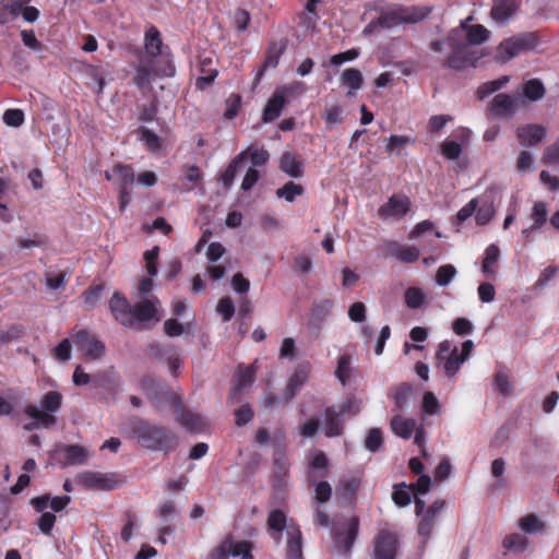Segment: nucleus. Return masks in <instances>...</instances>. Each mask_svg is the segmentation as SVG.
Instances as JSON below:
<instances>
[{
  "label": "nucleus",
  "instance_id": "nucleus-40",
  "mask_svg": "<svg viewBox=\"0 0 559 559\" xmlns=\"http://www.w3.org/2000/svg\"><path fill=\"white\" fill-rule=\"evenodd\" d=\"M500 257L499 247L495 243L489 245L485 250V255L481 264V271L487 276L495 275L496 270L493 265L497 263Z\"/></svg>",
  "mask_w": 559,
  "mask_h": 559
},
{
  "label": "nucleus",
  "instance_id": "nucleus-52",
  "mask_svg": "<svg viewBox=\"0 0 559 559\" xmlns=\"http://www.w3.org/2000/svg\"><path fill=\"white\" fill-rule=\"evenodd\" d=\"M47 245V238L46 236L41 234H32L25 238L17 239V247L21 250H28L33 248H40L45 247Z\"/></svg>",
  "mask_w": 559,
  "mask_h": 559
},
{
  "label": "nucleus",
  "instance_id": "nucleus-1",
  "mask_svg": "<svg viewBox=\"0 0 559 559\" xmlns=\"http://www.w3.org/2000/svg\"><path fill=\"white\" fill-rule=\"evenodd\" d=\"M160 302L156 297L144 298L135 305L119 292L114 293L109 300V309L117 322L124 328L142 331L150 323L160 321L163 313L159 311Z\"/></svg>",
  "mask_w": 559,
  "mask_h": 559
},
{
  "label": "nucleus",
  "instance_id": "nucleus-38",
  "mask_svg": "<svg viewBox=\"0 0 559 559\" xmlns=\"http://www.w3.org/2000/svg\"><path fill=\"white\" fill-rule=\"evenodd\" d=\"M523 95L531 102H537L542 99L546 90L542 81L538 79H531L526 81L522 86Z\"/></svg>",
  "mask_w": 559,
  "mask_h": 559
},
{
  "label": "nucleus",
  "instance_id": "nucleus-2",
  "mask_svg": "<svg viewBox=\"0 0 559 559\" xmlns=\"http://www.w3.org/2000/svg\"><path fill=\"white\" fill-rule=\"evenodd\" d=\"M147 397L160 407L163 402H167L176 407V419L187 429L200 432L206 427V420L203 416L188 411H183L178 395L169 391L165 385L154 380H145L142 383Z\"/></svg>",
  "mask_w": 559,
  "mask_h": 559
},
{
  "label": "nucleus",
  "instance_id": "nucleus-30",
  "mask_svg": "<svg viewBox=\"0 0 559 559\" xmlns=\"http://www.w3.org/2000/svg\"><path fill=\"white\" fill-rule=\"evenodd\" d=\"M548 210L547 205L544 202H535L532 209L531 218L533 219V224L524 228L522 230V235L526 238L530 237L531 234L540 229L543 225L547 221Z\"/></svg>",
  "mask_w": 559,
  "mask_h": 559
},
{
  "label": "nucleus",
  "instance_id": "nucleus-31",
  "mask_svg": "<svg viewBox=\"0 0 559 559\" xmlns=\"http://www.w3.org/2000/svg\"><path fill=\"white\" fill-rule=\"evenodd\" d=\"M342 414L334 407L325 409V436L329 438L338 437L343 433Z\"/></svg>",
  "mask_w": 559,
  "mask_h": 559
},
{
  "label": "nucleus",
  "instance_id": "nucleus-6",
  "mask_svg": "<svg viewBox=\"0 0 559 559\" xmlns=\"http://www.w3.org/2000/svg\"><path fill=\"white\" fill-rule=\"evenodd\" d=\"M62 394L58 391H48L41 400V409L35 405H26L24 414L34 419V423L25 426V429L49 428L56 424L53 413L58 412L62 404Z\"/></svg>",
  "mask_w": 559,
  "mask_h": 559
},
{
  "label": "nucleus",
  "instance_id": "nucleus-17",
  "mask_svg": "<svg viewBox=\"0 0 559 559\" xmlns=\"http://www.w3.org/2000/svg\"><path fill=\"white\" fill-rule=\"evenodd\" d=\"M286 95H287V87H285V86L277 87L273 92V94L270 97V99L267 100L266 106L262 114L263 122H265V123L272 122L281 116V114L286 105Z\"/></svg>",
  "mask_w": 559,
  "mask_h": 559
},
{
  "label": "nucleus",
  "instance_id": "nucleus-55",
  "mask_svg": "<svg viewBox=\"0 0 559 559\" xmlns=\"http://www.w3.org/2000/svg\"><path fill=\"white\" fill-rule=\"evenodd\" d=\"M423 413L425 415H439L441 404L432 392H426L423 396Z\"/></svg>",
  "mask_w": 559,
  "mask_h": 559
},
{
  "label": "nucleus",
  "instance_id": "nucleus-51",
  "mask_svg": "<svg viewBox=\"0 0 559 559\" xmlns=\"http://www.w3.org/2000/svg\"><path fill=\"white\" fill-rule=\"evenodd\" d=\"M457 271L452 264L441 265L436 273L435 280L437 285L444 287L448 286L455 277Z\"/></svg>",
  "mask_w": 559,
  "mask_h": 559
},
{
  "label": "nucleus",
  "instance_id": "nucleus-24",
  "mask_svg": "<svg viewBox=\"0 0 559 559\" xmlns=\"http://www.w3.org/2000/svg\"><path fill=\"white\" fill-rule=\"evenodd\" d=\"M478 205L475 211V219L478 225L488 224L495 216V194L492 191L485 192L478 199Z\"/></svg>",
  "mask_w": 559,
  "mask_h": 559
},
{
  "label": "nucleus",
  "instance_id": "nucleus-12",
  "mask_svg": "<svg viewBox=\"0 0 559 559\" xmlns=\"http://www.w3.org/2000/svg\"><path fill=\"white\" fill-rule=\"evenodd\" d=\"M534 45L535 38L533 34H521L507 38L498 46L496 59L502 63L508 62L522 51L533 48Z\"/></svg>",
  "mask_w": 559,
  "mask_h": 559
},
{
  "label": "nucleus",
  "instance_id": "nucleus-5",
  "mask_svg": "<svg viewBox=\"0 0 559 559\" xmlns=\"http://www.w3.org/2000/svg\"><path fill=\"white\" fill-rule=\"evenodd\" d=\"M461 29H451L447 36V44L451 48L450 55L444 59L443 67L460 71L475 68L485 53L460 37Z\"/></svg>",
  "mask_w": 559,
  "mask_h": 559
},
{
  "label": "nucleus",
  "instance_id": "nucleus-19",
  "mask_svg": "<svg viewBox=\"0 0 559 559\" xmlns=\"http://www.w3.org/2000/svg\"><path fill=\"white\" fill-rule=\"evenodd\" d=\"M105 178L119 189L128 188L134 182L135 176L131 166L117 164L105 171Z\"/></svg>",
  "mask_w": 559,
  "mask_h": 559
},
{
  "label": "nucleus",
  "instance_id": "nucleus-48",
  "mask_svg": "<svg viewBox=\"0 0 559 559\" xmlns=\"http://www.w3.org/2000/svg\"><path fill=\"white\" fill-rule=\"evenodd\" d=\"M302 193L304 188L294 181H288L276 190V195L281 199H285L287 202H294V200Z\"/></svg>",
  "mask_w": 559,
  "mask_h": 559
},
{
  "label": "nucleus",
  "instance_id": "nucleus-34",
  "mask_svg": "<svg viewBox=\"0 0 559 559\" xmlns=\"http://www.w3.org/2000/svg\"><path fill=\"white\" fill-rule=\"evenodd\" d=\"M72 381L76 386L91 384L93 388L104 386L105 374L90 376L81 365H78L72 374Z\"/></svg>",
  "mask_w": 559,
  "mask_h": 559
},
{
  "label": "nucleus",
  "instance_id": "nucleus-27",
  "mask_svg": "<svg viewBox=\"0 0 559 559\" xmlns=\"http://www.w3.org/2000/svg\"><path fill=\"white\" fill-rule=\"evenodd\" d=\"M390 426L394 435L407 440L417 429V421L397 414L391 419Z\"/></svg>",
  "mask_w": 559,
  "mask_h": 559
},
{
  "label": "nucleus",
  "instance_id": "nucleus-39",
  "mask_svg": "<svg viewBox=\"0 0 559 559\" xmlns=\"http://www.w3.org/2000/svg\"><path fill=\"white\" fill-rule=\"evenodd\" d=\"M489 35L490 32L484 25H472L465 33V41L466 44L472 45V47H476L487 41L489 39Z\"/></svg>",
  "mask_w": 559,
  "mask_h": 559
},
{
  "label": "nucleus",
  "instance_id": "nucleus-7",
  "mask_svg": "<svg viewBox=\"0 0 559 559\" xmlns=\"http://www.w3.org/2000/svg\"><path fill=\"white\" fill-rule=\"evenodd\" d=\"M473 348L474 343L471 340L464 341L461 349L453 346L451 342L443 341L439 344L437 352V366L443 370L447 377L452 378L468 359Z\"/></svg>",
  "mask_w": 559,
  "mask_h": 559
},
{
  "label": "nucleus",
  "instance_id": "nucleus-14",
  "mask_svg": "<svg viewBox=\"0 0 559 559\" xmlns=\"http://www.w3.org/2000/svg\"><path fill=\"white\" fill-rule=\"evenodd\" d=\"M411 210V201L406 195L394 194L379 207L378 215L383 218H402Z\"/></svg>",
  "mask_w": 559,
  "mask_h": 559
},
{
  "label": "nucleus",
  "instance_id": "nucleus-57",
  "mask_svg": "<svg viewBox=\"0 0 559 559\" xmlns=\"http://www.w3.org/2000/svg\"><path fill=\"white\" fill-rule=\"evenodd\" d=\"M159 254V248L153 247L151 250L144 252V261L147 274L153 277L157 274V260Z\"/></svg>",
  "mask_w": 559,
  "mask_h": 559
},
{
  "label": "nucleus",
  "instance_id": "nucleus-58",
  "mask_svg": "<svg viewBox=\"0 0 559 559\" xmlns=\"http://www.w3.org/2000/svg\"><path fill=\"white\" fill-rule=\"evenodd\" d=\"M289 469V463L284 450H276L274 453V473L276 476H284Z\"/></svg>",
  "mask_w": 559,
  "mask_h": 559
},
{
  "label": "nucleus",
  "instance_id": "nucleus-44",
  "mask_svg": "<svg viewBox=\"0 0 559 559\" xmlns=\"http://www.w3.org/2000/svg\"><path fill=\"white\" fill-rule=\"evenodd\" d=\"M509 81H510V76L503 75L499 79L485 82L484 84H481L478 87L477 97L479 99H484V98L488 97L492 93H495V92L499 91L500 88H502L503 86H506L509 83Z\"/></svg>",
  "mask_w": 559,
  "mask_h": 559
},
{
  "label": "nucleus",
  "instance_id": "nucleus-41",
  "mask_svg": "<svg viewBox=\"0 0 559 559\" xmlns=\"http://www.w3.org/2000/svg\"><path fill=\"white\" fill-rule=\"evenodd\" d=\"M413 394V388L411 384L408 383H402L400 385H397L396 388H394V391H393V401H394V408H393V412H401L403 411L406 405H407V402L411 397V395Z\"/></svg>",
  "mask_w": 559,
  "mask_h": 559
},
{
  "label": "nucleus",
  "instance_id": "nucleus-25",
  "mask_svg": "<svg viewBox=\"0 0 559 559\" xmlns=\"http://www.w3.org/2000/svg\"><path fill=\"white\" fill-rule=\"evenodd\" d=\"M70 501V496L50 497L49 495L46 493L33 498L31 503L37 512H44L47 508H50L55 512H60L67 508Z\"/></svg>",
  "mask_w": 559,
  "mask_h": 559
},
{
  "label": "nucleus",
  "instance_id": "nucleus-35",
  "mask_svg": "<svg viewBox=\"0 0 559 559\" xmlns=\"http://www.w3.org/2000/svg\"><path fill=\"white\" fill-rule=\"evenodd\" d=\"M22 1L1 0L0 1V24H8L20 15Z\"/></svg>",
  "mask_w": 559,
  "mask_h": 559
},
{
  "label": "nucleus",
  "instance_id": "nucleus-46",
  "mask_svg": "<svg viewBox=\"0 0 559 559\" xmlns=\"http://www.w3.org/2000/svg\"><path fill=\"white\" fill-rule=\"evenodd\" d=\"M405 305L409 309H419L426 302V295L423 289L418 287H408L404 294Z\"/></svg>",
  "mask_w": 559,
  "mask_h": 559
},
{
  "label": "nucleus",
  "instance_id": "nucleus-36",
  "mask_svg": "<svg viewBox=\"0 0 559 559\" xmlns=\"http://www.w3.org/2000/svg\"><path fill=\"white\" fill-rule=\"evenodd\" d=\"M162 46L163 43L158 29L155 26H151L145 32V51L152 57H157L162 52Z\"/></svg>",
  "mask_w": 559,
  "mask_h": 559
},
{
  "label": "nucleus",
  "instance_id": "nucleus-23",
  "mask_svg": "<svg viewBox=\"0 0 559 559\" xmlns=\"http://www.w3.org/2000/svg\"><path fill=\"white\" fill-rule=\"evenodd\" d=\"M518 0H493L490 16L500 24H506L519 10Z\"/></svg>",
  "mask_w": 559,
  "mask_h": 559
},
{
  "label": "nucleus",
  "instance_id": "nucleus-20",
  "mask_svg": "<svg viewBox=\"0 0 559 559\" xmlns=\"http://www.w3.org/2000/svg\"><path fill=\"white\" fill-rule=\"evenodd\" d=\"M516 136L522 146H535L546 136V129L539 124H525L516 129Z\"/></svg>",
  "mask_w": 559,
  "mask_h": 559
},
{
  "label": "nucleus",
  "instance_id": "nucleus-63",
  "mask_svg": "<svg viewBox=\"0 0 559 559\" xmlns=\"http://www.w3.org/2000/svg\"><path fill=\"white\" fill-rule=\"evenodd\" d=\"M3 122L10 127H21L24 122V112L21 109H8L3 114Z\"/></svg>",
  "mask_w": 559,
  "mask_h": 559
},
{
  "label": "nucleus",
  "instance_id": "nucleus-53",
  "mask_svg": "<svg viewBox=\"0 0 559 559\" xmlns=\"http://www.w3.org/2000/svg\"><path fill=\"white\" fill-rule=\"evenodd\" d=\"M245 152L246 159L249 157L254 167L263 166L270 158L269 152L263 147L250 146Z\"/></svg>",
  "mask_w": 559,
  "mask_h": 559
},
{
  "label": "nucleus",
  "instance_id": "nucleus-60",
  "mask_svg": "<svg viewBox=\"0 0 559 559\" xmlns=\"http://www.w3.org/2000/svg\"><path fill=\"white\" fill-rule=\"evenodd\" d=\"M441 154L447 159L455 160L462 154V145L455 141H444L441 146Z\"/></svg>",
  "mask_w": 559,
  "mask_h": 559
},
{
  "label": "nucleus",
  "instance_id": "nucleus-3",
  "mask_svg": "<svg viewBox=\"0 0 559 559\" xmlns=\"http://www.w3.org/2000/svg\"><path fill=\"white\" fill-rule=\"evenodd\" d=\"M270 535L276 544L282 540L283 532L286 533V557L287 559H302V536L299 526L288 521L282 510H273L267 518Z\"/></svg>",
  "mask_w": 559,
  "mask_h": 559
},
{
  "label": "nucleus",
  "instance_id": "nucleus-29",
  "mask_svg": "<svg viewBox=\"0 0 559 559\" xmlns=\"http://www.w3.org/2000/svg\"><path fill=\"white\" fill-rule=\"evenodd\" d=\"M341 83L347 88V96L353 97L362 87V73L355 68L345 69L341 75Z\"/></svg>",
  "mask_w": 559,
  "mask_h": 559
},
{
  "label": "nucleus",
  "instance_id": "nucleus-10",
  "mask_svg": "<svg viewBox=\"0 0 559 559\" xmlns=\"http://www.w3.org/2000/svg\"><path fill=\"white\" fill-rule=\"evenodd\" d=\"M78 485L90 490H112L121 485V480L116 473H102L85 471L76 475Z\"/></svg>",
  "mask_w": 559,
  "mask_h": 559
},
{
  "label": "nucleus",
  "instance_id": "nucleus-22",
  "mask_svg": "<svg viewBox=\"0 0 559 559\" xmlns=\"http://www.w3.org/2000/svg\"><path fill=\"white\" fill-rule=\"evenodd\" d=\"M518 102L515 96L501 93L493 97L490 108L496 116L510 118L516 111Z\"/></svg>",
  "mask_w": 559,
  "mask_h": 559
},
{
  "label": "nucleus",
  "instance_id": "nucleus-26",
  "mask_svg": "<svg viewBox=\"0 0 559 559\" xmlns=\"http://www.w3.org/2000/svg\"><path fill=\"white\" fill-rule=\"evenodd\" d=\"M254 373L255 368L253 365L239 369L236 383L230 390L228 396L229 402L234 403L240 401V396L243 391L253 382Z\"/></svg>",
  "mask_w": 559,
  "mask_h": 559
},
{
  "label": "nucleus",
  "instance_id": "nucleus-4",
  "mask_svg": "<svg viewBox=\"0 0 559 559\" xmlns=\"http://www.w3.org/2000/svg\"><path fill=\"white\" fill-rule=\"evenodd\" d=\"M131 429L138 442L148 450L169 452L178 443V437L174 431L146 420H134Z\"/></svg>",
  "mask_w": 559,
  "mask_h": 559
},
{
  "label": "nucleus",
  "instance_id": "nucleus-18",
  "mask_svg": "<svg viewBox=\"0 0 559 559\" xmlns=\"http://www.w3.org/2000/svg\"><path fill=\"white\" fill-rule=\"evenodd\" d=\"M58 460L63 466L84 464L88 452L81 445H63L57 450Z\"/></svg>",
  "mask_w": 559,
  "mask_h": 559
},
{
  "label": "nucleus",
  "instance_id": "nucleus-11",
  "mask_svg": "<svg viewBox=\"0 0 559 559\" xmlns=\"http://www.w3.org/2000/svg\"><path fill=\"white\" fill-rule=\"evenodd\" d=\"M358 525V519L352 516L334 526L333 544L337 552L347 555L350 551L357 537Z\"/></svg>",
  "mask_w": 559,
  "mask_h": 559
},
{
  "label": "nucleus",
  "instance_id": "nucleus-15",
  "mask_svg": "<svg viewBox=\"0 0 559 559\" xmlns=\"http://www.w3.org/2000/svg\"><path fill=\"white\" fill-rule=\"evenodd\" d=\"M397 539L396 536L388 531H381L374 538L373 557L374 559H395Z\"/></svg>",
  "mask_w": 559,
  "mask_h": 559
},
{
  "label": "nucleus",
  "instance_id": "nucleus-43",
  "mask_svg": "<svg viewBox=\"0 0 559 559\" xmlns=\"http://www.w3.org/2000/svg\"><path fill=\"white\" fill-rule=\"evenodd\" d=\"M246 162V152L239 153L227 166L225 169L222 181L224 186L230 187L236 178V175L238 173V169L245 164Z\"/></svg>",
  "mask_w": 559,
  "mask_h": 559
},
{
  "label": "nucleus",
  "instance_id": "nucleus-16",
  "mask_svg": "<svg viewBox=\"0 0 559 559\" xmlns=\"http://www.w3.org/2000/svg\"><path fill=\"white\" fill-rule=\"evenodd\" d=\"M383 251L388 255L403 263L416 262L420 257V251L418 248L414 246L401 245L395 240L386 241L383 245Z\"/></svg>",
  "mask_w": 559,
  "mask_h": 559
},
{
  "label": "nucleus",
  "instance_id": "nucleus-45",
  "mask_svg": "<svg viewBox=\"0 0 559 559\" xmlns=\"http://www.w3.org/2000/svg\"><path fill=\"white\" fill-rule=\"evenodd\" d=\"M528 539L518 533L507 535L502 540V546L508 551L522 552L526 549Z\"/></svg>",
  "mask_w": 559,
  "mask_h": 559
},
{
  "label": "nucleus",
  "instance_id": "nucleus-28",
  "mask_svg": "<svg viewBox=\"0 0 559 559\" xmlns=\"http://www.w3.org/2000/svg\"><path fill=\"white\" fill-rule=\"evenodd\" d=\"M282 171L293 178H299L304 174V165L299 156L292 152H284L280 158Z\"/></svg>",
  "mask_w": 559,
  "mask_h": 559
},
{
  "label": "nucleus",
  "instance_id": "nucleus-56",
  "mask_svg": "<svg viewBox=\"0 0 559 559\" xmlns=\"http://www.w3.org/2000/svg\"><path fill=\"white\" fill-rule=\"evenodd\" d=\"M139 138L150 150L157 151L160 148V139L158 135L145 127L139 128Z\"/></svg>",
  "mask_w": 559,
  "mask_h": 559
},
{
  "label": "nucleus",
  "instance_id": "nucleus-54",
  "mask_svg": "<svg viewBox=\"0 0 559 559\" xmlns=\"http://www.w3.org/2000/svg\"><path fill=\"white\" fill-rule=\"evenodd\" d=\"M349 374H350V357L348 355H342L337 361V367L335 369V376L343 386L346 385Z\"/></svg>",
  "mask_w": 559,
  "mask_h": 559
},
{
  "label": "nucleus",
  "instance_id": "nucleus-8",
  "mask_svg": "<svg viewBox=\"0 0 559 559\" xmlns=\"http://www.w3.org/2000/svg\"><path fill=\"white\" fill-rule=\"evenodd\" d=\"M431 12L427 7H394L382 12L379 17L384 29H390L401 24H416L424 21Z\"/></svg>",
  "mask_w": 559,
  "mask_h": 559
},
{
  "label": "nucleus",
  "instance_id": "nucleus-47",
  "mask_svg": "<svg viewBox=\"0 0 559 559\" xmlns=\"http://www.w3.org/2000/svg\"><path fill=\"white\" fill-rule=\"evenodd\" d=\"M412 488L407 486L405 483L399 484L394 486V490L392 492V499L394 503L399 507H406L412 501Z\"/></svg>",
  "mask_w": 559,
  "mask_h": 559
},
{
  "label": "nucleus",
  "instance_id": "nucleus-59",
  "mask_svg": "<svg viewBox=\"0 0 559 559\" xmlns=\"http://www.w3.org/2000/svg\"><path fill=\"white\" fill-rule=\"evenodd\" d=\"M359 57V50L357 48H352L349 50H346L344 52H340L336 55H333L330 58V66L340 67L345 62L353 61Z\"/></svg>",
  "mask_w": 559,
  "mask_h": 559
},
{
  "label": "nucleus",
  "instance_id": "nucleus-49",
  "mask_svg": "<svg viewBox=\"0 0 559 559\" xmlns=\"http://www.w3.org/2000/svg\"><path fill=\"white\" fill-rule=\"evenodd\" d=\"M519 527L526 534H536L544 530V523L534 514H528L519 521Z\"/></svg>",
  "mask_w": 559,
  "mask_h": 559
},
{
  "label": "nucleus",
  "instance_id": "nucleus-50",
  "mask_svg": "<svg viewBox=\"0 0 559 559\" xmlns=\"http://www.w3.org/2000/svg\"><path fill=\"white\" fill-rule=\"evenodd\" d=\"M343 110L337 105L326 107L324 110V121L328 129H334L343 122Z\"/></svg>",
  "mask_w": 559,
  "mask_h": 559
},
{
  "label": "nucleus",
  "instance_id": "nucleus-9",
  "mask_svg": "<svg viewBox=\"0 0 559 559\" xmlns=\"http://www.w3.org/2000/svg\"><path fill=\"white\" fill-rule=\"evenodd\" d=\"M444 508L445 501L441 499L433 501L432 504L427 509L423 499H415V511L416 514L420 516V521L418 523V534L421 538H424V543H426L431 536V533L437 523V519Z\"/></svg>",
  "mask_w": 559,
  "mask_h": 559
},
{
  "label": "nucleus",
  "instance_id": "nucleus-61",
  "mask_svg": "<svg viewBox=\"0 0 559 559\" xmlns=\"http://www.w3.org/2000/svg\"><path fill=\"white\" fill-rule=\"evenodd\" d=\"M382 445V431L379 428H372L369 430L368 436L365 440V447L371 452H376Z\"/></svg>",
  "mask_w": 559,
  "mask_h": 559
},
{
  "label": "nucleus",
  "instance_id": "nucleus-21",
  "mask_svg": "<svg viewBox=\"0 0 559 559\" xmlns=\"http://www.w3.org/2000/svg\"><path fill=\"white\" fill-rule=\"evenodd\" d=\"M311 366L309 362L300 364L290 377L285 391V402L290 401L310 378Z\"/></svg>",
  "mask_w": 559,
  "mask_h": 559
},
{
  "label": "nucleus",
  "instance_id": "nucleus-33",
  "mask_svg": "<svg viewBox=\"0 0 559 559\" xmlns=\"http://www.w3.org/2000/svg\"><path fill=\"white\" fill-rule=\"evenodd\" d=\"M328 474V457L323 452H316L309 462L308 479L313 483Z\"/></svg>",
  "mask_w": 559,
  "mask_h": 559
},
{
  "label": "nucleus",
  "instance_id": "nucleus-37",
  "mask_svg": "<svg viewBox=\"0 0 559 559\" xmlns=\"http://www.w3.org/2000/svg\"><path fill=\"white\" fill-rule=\"evenodd\" d=\"M155 75L153 66L148 62H142L135 69L133 81L140 88H145L150 86Z\"/></svg>",
  "mask_w": 559,
  "mask_h": 559
},
{
  "label": "nucleus",
  "instance_id": "nucleus-62",
  "mask_svg": "<svg viewBox=\"0 0 559 559\" xmlns=\"http://www.w3.org/2000/svg\"><path fill=\"white\" fill-rule=\"evenodd\" d=\"M231 551V538H225L217 547H215L209 555V559H228Z\"/></svg>",
  "mask_w": 559,
  "mask_h": 559
},
{
  "label": "nucleus",
  "instance_id": "nucleus-64",
  "mask_svg": "<svg viewBox=\"0 0 559 559\" xmlns=\"http://www.w3.org/2000/svg\"><path fill=\"white\" fill-rule=\"evenodd\" d=\"M542 160L547 165L559 164V139L545 150Z\"/></svg>",
  "mask_w": 559,
  "mask_h": 559
},
{
  "label": "nucleus",
  "instance_id": "nucleus-13",
  "mask_svg": "<svg viewBox=\"0 0 559 559\" xmlns=\"http://www.w3.org/2000/svg\"><path fill=\"white\" fill-rule=\"evenodd\" d=\"M79 350L91 360L99 359L105 352V345L86 330H80L71 335Z\"/></svg>",
  "mask_w": 559,
  "mask_h": 559
},
{
  "label": "nucleus",
  "instance_id": "nucleus-42",
  "mask_svg": "<svg viewBox=\"0 0 559 559\" xmlns=\"http://www.w3.org/2000/svg\"><path fill=\"white\" fill-rule=\"evenodd\" d=\"M202 179L201 170L198 166L192 165L186 167L185 177L179 190L181 192H189L193 190Z\"/></svg>",
  "mask_w": 559,
  "mask_h": 559
},
{
  "label": "nucleus",
  "instance_id": "nucleus-32",
  "mask_svg": "<svg viewBox=\"0 0 559 559\" xmlns=\"http://www.w3.org/2000/svg\"><path fill=\"white\" fill-rule=\"evenodd\" d=\"M360 486V478L355 475L344 476L336 486V493L345 500H352Z\"/></svg>",
  "mask_w": 559,
  "mask_h": 559
}]
</instances>
